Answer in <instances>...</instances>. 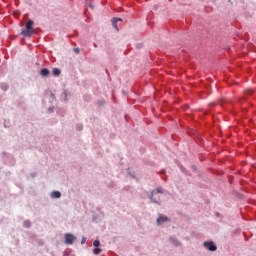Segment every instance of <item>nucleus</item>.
<instances>
[{
  "instance_id": "39448f33",
  "label": "nucleus",
  "mask_w": 256,
  "mask_h": 256,
  "mask_svg": "<svg viewBox=\"0 0 256 256\" xmlns=\"http://www.w3.org/2000/svg\"><path fill=\"white\" fill-rule=\"evenodd\" d=\"M167 221H169V218H167L166 216L160 215L157 219V224L163 225V223H167Z\"/></svg>"
},
{
  "instance_id": "7ed1b4c3",
  "label": "nucleus",
  "mask_w": 256,
  "mask_h": 256,
  "mask_svg": "<svg viewBox=\"0 0 256 256\" xmlns=\"http://www.w3.org/2000/svg\"><path fill=\"white\" fill-rule=\"evenodd\" d=\"M74 242H75V236H73L72 234L65 235V243L67 245H73Z\"/></svg>"
},
{
  "instance_id": "6e6552de",
  "label": "nucleus",
  "mask_w": 256,
  "mask_h": 256,
  "mask_svg": "<svg viewBox=\"0 0 256 256\" xmlns=\"http://www.w3.org/2000/svg\"><path fill=\"white\" fill-rule=\"evenodd\" d=\"M40 75H42V77H47L49 75V70L47 68L42 69Z\"/></svg>"
},
{
  "instance_id": "f257e3e1",
  "label": "nucleus",
  "mask_w": 256,
  "mask_h": 256,
  "mask_svg": "<svg viewBox=\"0 0 256 256\" xmlns=\"http://www.w3.org/2000/svg\"><path fill=\"white\" fill-rule=\"evenodd\" d=\"M159 194L163 195V190L161 188L153 190L150 196L151 201L154 203H161V196Z\"/></svg>"
},
{
  "instance_id": "f03ea898",
  "label": "nucleus",
  "mask_w": 256,
  "mask_h": 256,
  "mask_svg": "<svg viewBox=\"0 0 256 256\" xmlns=\"http://www.w3.org/2000/svg\"><path fill=\"white\" fill-rule=\"evenodd\" d=\"M33 25H34L33 20H28V22L26 23V30L22 31V35H24V37H32Z\"/></svg>"
},
{
  "instance_id": "ddd939ff",
  "label": "nucleus",
  "mask_w": 256,
  "mask_h": 256,
  "mask_svg": "<svg viewBox=\"0 0 256 256\" xmlns=\"http://www.w3.org/2000/svg\"><path fill=\"white\" fill-rule=\"evenodd\" d=\"M24 227H26V228L31 227V222L25 221V222H24Z\"/></svg>"
},
{
  "instance_id": "423d86ee",
  "label": "nucleus",
  "mask_w": 256,
  "mask_h": 256,
  "mask_svg": "<svg viewBox=\"0 0 256 256\" xmlns=\"http://www.w3.org/2000/svg\"><path fill=\"white\" fill-rule=\"evenodd\" d=\"M51 197H52L53 199H59V198L61 197V192H59V191H53V192L51 193Z\"/></svg>"
},
{
  "instance_id": "6ab92c4d",
  "label": "nucleus",
  "mask_w": 256,
  "mask_h": 256,
  "mask_svg": "<svg viewBox=\"0 0 256 256\" xmlns=\"http://www.w3.org/2000/svg\"><path fill=\"white\" fill-rule=\"evenodd\" d=\"M2 89H7V87H5V86H2Z\"/></svg>"
},
{
  "instance_id": "4468645a",
  "label": "nucleus",
  "mask_w": 256,
  "mask_h": 256,
  "mask_svg": "<svg viewBox=\"0 0 256 256\" xmlns=\"http://www.w3.org/2000/svg\"><path fill=\"white\" fill-rule=\"evenodd\" d=\"M171 241H172V243H173L174 245H176V247L179 246V242H178L177 240L171 239Z\"/></svg>"
},
{
  "instance_id": "1a4fd4ad",
  "label": "nucleus",
  "mask_w": 256,
  "mask_h": 256,
  "mask_svg": "<svg viewBox=\"0 0 256 256\" xmlns=\"http://www.w3.org/2000/svg\"><path fill=\"white\" fill-rule=\"evenodd\" d=\"M112 27H114V29H116V31H119V26H117V22L115 20H113V22H112Z\"/></svg>"
},
{
  "instance_id": "20e7f679",
  "label": "nucleus",
  "mask_w": 256,
  "mask_h": 256,
  "mask_svg": "<svg viewBox=\"0 0 256 256\" xmlns=\"http://www.w3.org/2000/svg\"><path fill=\"white\" fill-rule=\"evenodd\" d=\"M204 247L209 251H217V246L213 242H204Z\"/></svg>"
},
{
  "instance_id": "dca6fc26",
  "label": "nucleus",
  "mask_w": 256,
  "mask_h": 256,
  "mask_svg": "<svg viewBox=\"0 0 256 256\" xmlns=\"http://www.w3.org/2000/svg\"><path fill=\"white\" fill-rule=\"evenodd\" d=\"M75 53H79V48H74Z\"/></svg>"
},
{
  "instance_id": "9b49d317",
  "label": "nucleus",
  "mask_w": 256,
  "mask_h": 256,
  "mask_svg": "<svg viewBox=\"0 0 256 256\" xmlns=\"http://www.w3.org/2000/svg\"><path fill=\"white\" fill-rule=\"evenodd\" d=\"M245 95H253V89H247Z\"/></svg>"
},
{
  "instance_id": "0eeeda50",
  "label": "nucleus",
  "mask_w": 256,
  "mask_h": 256,
  "mask_svg": "<svg viewBox=\"0 0 256 256\" xmlns=\"http://www.w3.org/2000/svg\"><path fill=\"white\" fill-rule=\"evenodd\" d=\"M52 73L54 77H59L61 75V70L59 68H54Z\"/></svg>"
},
{
  "instance_id": "f8f14e48",
  "label": "nucleus",
  "mask_w": 256,
  "mask_h": 256,
  "mask_svg": "<svg viewBox=\"0 0 256 256\" xmlns=\"http://www.w3.org/2000/svg\"><path fill=\"white\" fill-rule=\"evenodd\" d=\"M93 245H94V247H99V245H101V242H99V240H95L93 242Z\"/></svg>"
},
{
  "instance_id": "f3484780",
  "label": "nucleus",
  "mask_w": 256,
  "mask_h": 256,
  "mask_svg": "<svg viewBox=\"0 0 256 256\" xmlns=\"http://www.w3.org/2000/svg\"><path fill=\"white\" fill-rule=\"evenodd\" d=\"M82 243H85V238L82 239Z\"/></svg>"
},
{
  "instance_id": "a211bd4d",
  "label": "nucleus",
  "mask_w": 256,
  "mask_h": 256,
  "mask_svg": "<svg viewBox=\"0 0 256 256\" xmlns=\"http://www.w3.org/2000/svg\"><path fill=\"white\" fill-rule=\"evenodd\" d=\"M2 89H7V87H5V86H2Z\"/></svg>"
},
{
  "instance_id": "2eb2a0df",
  "label": "nucleus",
  "mask_w": 256,
  "mask_h": 256,
  "mask_svg": "<svg viewBox=\"0 0 256 256\" xmlns=\"http://www.w3.org/2000/svg\"><path fill=\"white\" fill-rule=\"evenodd\" d=\"M114 21L117 23V21H123L121 18H114Z\"/></svg>"
},
{
  "instance_id": "9d476101",
  "label": "nucleus",
  "mask_w": 256,
  "mask_h": 256,
  "mask_svg": "<svg viewBox=\"0 0 256 256\" xmlns=\"http://www.w3.org/2000/svg\"><path fill=\"white\" fill-rule=\"evenodd\" d=\"M93 253L94 255H99L101 253V248H95Z\"/></svg>"
}]
</instances>
